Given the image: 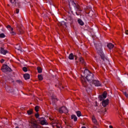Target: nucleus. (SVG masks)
Masks as SVG:
<instances>
[{"instance_id": "obj_1", "label": "nucleus", "mask_w": 128, "mask_h": 128, "mask_svg": "<svg viewBox=\"0 0 128 128\" xmlns=\"http://www.w3.org/2000/svg\"><path fill=\"white\" fill-rule=\"evenodd\" d=\"M69 6L70 9L72 8V6H74V8L76 16H80V14H82V8H80V5L76 3L74 1L72 0H70V1H69Z\"/></svg>"}, {"instance_id": "obj_2", "label": "nucleus", "mask_w": 128, "mask_h": 128, "mask_svg": "<svg viewBox=\"0 0 128 128\" xmlns=\"http://www.w3.org/2000/svg\"><path fill=\"white\" fill-rule=\"evenodd\" d=\"M84 78L87 80L88 82H92L94 80V74L92 73L90 70H84Z\"/></svg>"}, {"instance_id": "obj_3", "label": "nucleus", "mask_w": 128, "mask_h": 128, "mask_svg": "<svg viewBox=\"0 0 128 128\" xmlns=\"http://www.w3.org/2000/svg\"><path fill=\"white\" fill-rule=\"evenodd\" d=\"M94 46L96 48V50H97L98 52H100V56L102 60L104 61L106 60V56H104V54H103L102 51V44H94Z\"/></svg>"}, {"instance_id": "obj_4", "label": "nucleus", "mask_w": 128, "mask_h": 128, "mask_svg": "<svg viewBox=\"0 0 128 128\" xmlns=\"http://www.w3.org/2000/svg\"><path fill=\"white\" fill-rule=\"evenodd\" d=\"M29 126L30 128H42L40 126L36 124V120L34 118H31L29 122Z\"/></svg>"}, {"instance_id": "obj_5", "label": "nucleus", "mask_w": 128, "mask_h": 128, "mask_svg": "<svg viewBox=\"0 0 128 128\" xmlns=\"http://www.w3.org/2000/svg\"><path fill=\"white\" fill-rule=\"evenodd\" d=\"M58 110L60 114H62L64 112H68V109H66V106H63L62 108H60Z\"/></svg>"}, {"instance_id": "obj_6", "label": "nucleus", "mask_w": 128, "mask_h": 128, "mask_svg": "<svg viewBox=\"0 0 128 128\" xmlns=\"http://www.w3.org/2000/svg\"><path fill=\"white\" fill-rule=\"evenodd\" d=\"M81 80H82L81 82L83 85V86H84V88H86V86H88V83L86 80V78H81Z\"/></svg>"}, {"instance_id": "obj_7", "label": "nucleus", "mask_w": 128, "mask_h": 128, "mask_svg": "<svg viewBox=\"0 0 128 128\" xmlns=\"http://www.w3.org/2000/svg\"><path fill=\"white\" fill-rule=\"evenodd\" d=\"M109 100L108 99H106V100H104L102 102V106H104V108H106L107 106H108L109 104Z\"/></svg>"}, {"instance_id": "obj_8", "label": "nucleus", "mask_w": 128, "mask_h": 128, "mask_svg": "<svg viewBox=\"0 0 128 128\" xmlns=\"http://www.w3.org/2000/svg\"><path fill=\"white\" fill-rule=\"evenodd\" d=\"M92 82L94 84L95 86H100V83L98 80H93Z\"/></svg>"}, {"instance_id": "obj_9", "label": "nucleus", "mask_w": 128, "mask_h": 128, "mask_svg": "<svg viewBox=\"0 0 128 128\" xmlns=\"http://www.w3.org/2000/svg\"><path fill=\"white\" fill-rule=\"evenodd\" d=\"M2 70H6L8 72H12V69L6 65H3L2 66Z\"/></svg>"}, {"instance_id": "obj_10", "label": "nucleus", "mask_w": 128, "mask_h": 128, "mask_svg": "<svg viewBox=\"0 0 128 128\" xmlns=\"http://www.w3.org/2000/svg\"><path fill=\"white\" fill-rule=\"evenodd\" d=\"M0 52L2 54H6L8 52L6 50H4V48H2L0 50Z\"/></svg>"}, {"instance_id": "obj_11", "label": "nucleus", "mask_w": 128, "mask_h": 128, "mask_svg": "<svg viewBox=\"0 0 128 128\" xmlns=\"http://www.w3.org/2000/svg\"><path fill=\"white\" fill-rule=\"evenodd\" d=\"M6 90L8 92H12V87L10 86H8L6 88Z\"/></svg>"}, {"instance_id": "obj_12", "label": "nucleus", "mask_w": 128, "mask_h": 128, "mask_svg": "<svg viewBox=\"0 0 128 128\" xmlns=\"http://www.w3.org/2000/svg\"><path fill=\"white\" fill-rule=\"evenodd\" d=\"M40 123V124H42V126H44V124L45 125L48 124V121H46V120H41Z\"/></svg>"}, {"instance_id": "obj_13", "label": "nucleus", "mask_w": 128, "mask_h": 128, "mask_svg": "<svg viewBox=\"0 0 128 128\" xmlns=\"http://www.w3.org/2000/svg\"><path fill=\"white\" fill-rule=\"evenodd\" d=\"M107 46L108 48H110V50H112V48L114 47V45L112 43H110L107 45Z\"/></svg>"}, {"instance_id": "obj_14", "label": "nucleus", "mask_w": 128, "mask_h": 128, "mask_svg": "<svg viewBox=\"0 0 128 128\" xmlns=\"http://www.w3.org/2000/svg\"><path fill=\"white\" fill-rule=\"evenodd\" d=\"M71 118L72 120H74V122H76V120H78V117L74 114L71 116Z\"/></svg>"}, {"instance_id": "obj_15", "label": "nucleus", "mask_w": 128, "mask_h": 128, "mask_svg": "<svg viewBox=\"0 0 128 128\" xmlns=\"http://www.w3.org/2000/svg\"><path fill=\"white\" fill-rule=\"evenodd\" d=\"M78 22L80 26H84V22H82V20L81 19H78Z\"/></svg>"}, {"instance_id": "obj_16", "label": "nucleus", "mask_w": 128, "mask_h": 128, "mask_svg": "<svg viewBox=\"0 0 128 128\" xmlns=\"http://www.w3.org/2000/svg\"><path fill=\"white\" fill-rule=\"evenodd\" d=\"M24 78H25V80H30V74H24Z\"/></svg>"}, {"instance_id": "obj_17", "label": "nucleus", "mask_w": 128, "mask_h": 128, "mask_svg": "<svg viewBox=\"0 0 128 128\" xmlns=\"http://www.w3.org/2000/svg\"><path fill=\"white\" fill-rule=\"evenodd\" d=\"M80 64H84V66H86V62H84V58H80Z\"/></svg>"}, {"instance_id": "obj_18", "label": "nucleus", "mask_w": 128, "mask_h": 128, "mask_svg": "<svg viewBox=\"0 0 128 128\" xmlns=\"http://www.w3.org/2000/svg\"><path fill=\"white\" fill-rule=\"evenodd\" d=\"M68 58H69V60H74V56L72 53H71L70 54V55L68 56Z\"/></svg>"}, {"instance_id": "obj_19", "label": "nucleus", "mask_w": 128, "mask_h": 128, "mask_svg": "<svg viewBox=\"0 0 128 128\" xmlns=\"http://www.w3.org/2000/svg\"><path fill=\"white\" fill-rule=\"evenodd\" d=\"M92 120L94 122V124H97L98 122L96 121V118L94 117V116H92Z\"/></svg>"}, {"instance_id": "obj_20", "label": "nucleus", "mask_w": 128, "mask_h": 128, "mask_svg": "<svg viewBox=\"0 0 128 128\" xmlns=\"http://www.w3.org/2000/svg\"><path fill=\"white\" fill-rule=\"evenodd\" d=\"M32 109H30V110L27 111V114L30 116V114H32Z\"/></svg>"}, {"instance_id": "obj_21", "label": "nucleus", "mask_w": 128, "mask_h": 128, "mask_svg": "<svg viewBox=\"0 0 128 128\" xmlns=\"http://www.w3.org/2000/svg\"><path fill=\"white\" fill-rule=\"evenodd\" d=\"M76 114L78 117L82 116V112H80V111L76 112Z\"/></svg>"}, {"instance_id": "obj_22", "label": "nucleus", "mask_w": 128, "mask_h": 128, "mask_svg": "<svg viewBox=\"0 0 128 128\" xmlns=\"http://www.w3.org/2000/svg\"><path fill=\"white\" fill-rule=\"evenodd\" d=\"M37 70H38V74H41V72H42V68H40V67H38L37 68Z\"/></svg>"}, {"instance_id": "obj_23", "label": "nucleus", "mask_w": 128, "mask_h": 128, "mask_svg": "<svg viewBox=\"0 0 128 128\" xmlns=\"http://www.w3.org/2000/svg\"><path fill=\"white\" fill-rule=\"evenodd\" d=\"M102 96L104 97V98H106L107 96L106 92H104Z\"/></svg>"}, {"instance_id": "obj_24", "label": "nucleus", "mask_w": 128, "mask_h": 128, "mask_svg": "<svg viewBox=\"0 0 128 128\" xmlns=\"http://www.w3.org/2000/svg\"><path fill=\"white\" fill-rule=\"evenodd\" d=\"M38 78L39 80H43L42 76V75H38Z\"/></svg>"}, {"instance_id": "obj_25", "label": "nucleus", "mask_w": 128, "mask_h": 128, "mask_svg": "<svg viewBox=\"0 0 128 128\" xmlns=\"http://www.w3.org/2000/svg\"><path fill=\"white\" fill-rule=\"evenodd\" d=\"M99 100H104V97L102 96V95H100L99 96Z\"/></svg>"}, {"instance_id": "obj_26", "label": "nucleus", "mask_w": 128, "mask_h": 128, "mask_svg": "<svg viewBox=\"0 0 128 128\" xmlns=\"http://www.w3.org/2000/svg\"><path fill=\"white\" fill-rule=\"evenodd\" d=\"M0 38H6V35H4V33H2L0 34Z\"/></svg>"}, {"instance_id": "obj_27", "label": "nucleus", "mask_w": 128, "mask_h": 128, "mask_svg": "<svg viewBox=\"0 0 128 128\" xmlns=\"http://www.w3.org/2000/svg\"><path fill=\"white\" fill-rule=\"evenodd\" d=\"M22 70H23V72H28V68L26 67H24L22 68Z\"/></svg>"}, {"instance_id": "obj_28", "label": "nucleus", "mask_w": 128, "mask_h": 128, "mask_svg": "<svg viewBox=\"0 0 128 128\" xmlns=\"http://www.w3.org/2000/svg\"><path fill=\"white\" fill-rule=\"evenodd\" d=\"M10 2L12 4H16V0H10Z\"/></svg>"}, {"instance_id": "obj_29", "label": "nucleus", "mask_w": 128, "mask_h": 128, "mask_svg": "<svg viewBox=\"0 0 128 128\" xmlns=\"http://www.w3.org/2000/svg\"><path fill=\"white\" fill-rule=\"evenodd\" d=\"M60 24H61V26H66V22H64V21L61 22Z\"/></svg>"}, {"instance_id": "obj_30", "label": "nucleus", "mask_w": 128, "mask_h": 128, "mask_svg": "<svg viewBox=\"0 0 128 128\" xmlns=\"http://www.w3.org/2000/svg\"><path fill=\"white\" fill-rule=\"evenodd\" d=\"M34 110L38 112V106H35Z\"/></svg>"}, {"instance_id": "obj_31", "label": "nucleus", "mask_w": 128, "mask_h": 128, "mask_svg": "<svg viewBox=\"0 0 128 128\" xmlns=\"http://www.w3.org/2000/svg\"><path fill=\"white\" fill-rule=\"evenodd\" d=\"M10 34H12V36H14V35H16V32H14V30H13V31H11V32H10Z\"/></svg>"}, {"instance_id": "obj_32", "label": "nucleus", "mask_w": 128, "mask_h": 128, "mask_svg": "<svg viewBox=\"0 0 128 128\" xmlns=\"http://www.w3.org/2000/svg\"><path fill=\"white\" fill-rule=\"evenodd\" d=\"M123 94L125 96H126V98H128V94L126 92H124Z\"/></svg>"}, {"instance_id": "obj_33", "label": "nucleus", "mask_w": 128, "mask_h": 128, "mask_svg": "<svg viewBox=\"0 0 128 128\" xmlns=\"http://www.w3.org/2000/svg\"><path fill=\"white\" fill-rule=\"evenodd\" d=\"M15 12H16V14H18V12H20V10L18 9V8H16V10Z\"/></svg>"}, {"instance_id": "obj_34", "label": "nucleus", "mask_w": 128, "mask_h": 128, "mask_svg": "<svg viewBox=\"0 0 128 128\" xmlns=\"http://www.w3.org/2000/svg\"><path fill=\"white\" fill-rule=\"evenodd\" d=\"M52 100H58L56 99V96H52Z\"/></svg>"}, {"instance_id": "obj_35", "label": "nucleus", "mask_w": 128, "mask_h": 128, "mask_svg": "<svg viewBox=\"0 0 128 128\" xmlns=\"http://www.w3.org/2000/svg\"><path fill=\"white\" fill-rule=\"evenodd\" d=\"M35 116L36 118H38L40 116V114H35Z\"/></svg>"}, {"instance_id": "obj_36", "label": "nucleus", "mask_w": 128, "mask_h": 128, "mask_svg": "<svg viewBox=\"0 0 128 128\" xmlns=\"http://www.w3.org/2000/svg\"><path fill=\"white\" fill-rule=\"evenodd\" d=\"M8 30H9L10 31V32H12V31L14 30V28L10 27V29H8Z\"/></svg>"}, {"instance_id": "obj_37", "label": "nucleus", "mask_w": 128, "mask_h": 128, "mask_svg": "<svg viewBox=\"0 0 128 128\" xmlns=\"http://www.w3.org/2000/svg\"><path fill=\"white\" fill-rule=\"evenodd\" d=\"M4 62V59H2L1 60H0V62L1 64H2Z\"/></svg>"}, {"instance_id": "obj_38", "label": "nucleus", "mask_w": 128, "mask_h": 128, "mask_svg": "<svg viewBox=\"0 0 128 128\" xmlns=\"http://www.w3.org/2000/svg\"><path fill=\"white\" fill-rule=\"evenodd\" d=\"M10 28H12V27H11L10 26V25H8V26H7V28H8V30H10Z\"/></svg>"}, {"instance_id": "obj_39", "label": "nucleus", "mask_w": 128, "mask_h": 128, "mask_svg": "<svg viewBox=\"0 0 128 128\" xmlns=\"http://www.w3.org/2000/svg\"><path fill=\"white\" fill-rule=\"evenodd\" d=\"M126 34H128V30H126Z\"/></svg>"}, {"instance_id": "obj_40", "label": "nucleus", "mask_w": 128, "mask_h": 128, "mask_svg": "<svg viewBox=\"0 0 128 128\" xmlns=\"http://www.w3.org/2000/svg\"><path fill=\"white\" fill-rule=\"evenodd\" d=\"M106 110H108L106 109V108H104V112H106Z\"/></svg>"}, {"instance_id": "obj_41", "label": "nucleus", "mask_w": 128, "mask_h": 128, "mask_svg": "<svg viewBox=\"0 0 128 128\" xmlns=\"http://www.w3.org/2000/svg\"><path fill=\"white\" fill-rule=\"evenodd\" d=\"M17 82H22V81L18 80L16 81Z\"/></svg>"}, {"instance_id": "obj_42", "label": "nucleus", "mask_w": 128, "mask_h": 128, "mask_svg": "<svg viewBox=\"0 0 128 128\" xmlns=\"http://www.w3.org/2000/svg\"><path fill=\"white\" fill-rule=\"evenodd\" d=\"M109 128H113L112 126V125H110V126H109Z\"/></svg>"}, {"instance_id": "obj_43", "label": "nucleus", "mask_w": 128, "mask_h": 128, "mask_svg": "<svg viewBox=\"0 0 128 128\" xmlns=\"http://www.w3.org/2000/svg\"><path fill=\"white\" fill-rule=\"evenodd\" d=\"M56 128H62L60 127V126H56Z\"/></svg>"}, {"instance_id": "obj_44", "label": "nucleus", "mask_w": 128, "mask_h": 128, "mask_svg": "<svg viewBox=\"0 0 128 128\" xmlns=\"http://www.w3.org/2000/svg\"><path fill=\"white\" fill-rule=\"evenodd\" d=\"M18 50H20V48H18Z\"/></svg>"}, {"instance_id": "obj_45", "label": "nucleus", "mask_w": 128, "mask_h": 128, "mask_svg": "<svg viewBox=\"0 0 128 128\" xmlns=\"http://www.w3.org/2000/svg\"><path fill=\"white\" fill-rule=\"evenodd\" d=\"M65 124H66V122H65Z\"/></svg>"}, {"instance_id": "obj_46", "label": "nucleus", "mask_w": 128, "mask_h": 128, "mask_svg": "<svg viewBox=\"0 0 128 128\" xmlns=\"http://www.w3.org/2000/svg\"><path fill=\"white\" fill-rule=\"evenodd\" d=\"M18 128V127L16 126V128Z\"/></svg>"}]
</instances>
